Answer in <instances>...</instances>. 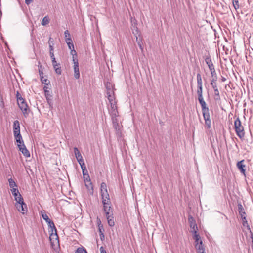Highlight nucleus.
<instances>
[{"label":"nucleus","instance_id":"nucleus-1","mask_svg":"<svg viewBox=\"0 0 253 253\" xmlns=\"http://www.w3.org/2000/svg\"><path fill=\"white\" fill-rule=\"evenodd\" d=\"M234 125L236 134L240 139H243L245 136V132L244 126L242 125L239 117L235 120Z\"/></svg>","mask_w":253,"mask_h":253},{"label":"nucleus","instance_id":"nucleus-2","mask_svg":"<svg viewBox=\"0 0 253 253\" xmlns=\"http://www.w3.org/2000/svg\"><path fill=\"white\" fill-rule=\"evenodd\" d=\"M13 133L16 142L20 144L23 143L22 137L20 134V124L18 120H16L14 122Z\"/></svg>","mask_w":253,"mask_h":253},{"label":"nucleus","instance_id":"nucleus-3","mask_svg":"<svg viewBox=\"0 0 253 253\" xmlns=\"http://www.w3.org/2000/svg\"><path fill=\"white\" fill-rule=\"evenodd\" d=\"M18 105L19 107L22 111L23 115L25 117H27L28 115V105L26 102L25 101L24 99L23 98H18Z\"/></svg>","mask_w":253,"mask_h":253},{"label":"nucleus","instance_id":"nucleus-4","mask_svg":"<svg viewBox=\"0 0 253 253\" xmlns=\"http://www.w3.org/2000/svg\"><path fill=\"white\" fill-rule=\"evenodd\" d=\"M102 204L103 205V209L105 213V215H106V213L107 212L109 213L110 214H112L113 213L110 206L111 201L110 197L102 199Z\"/></svg>","mask_w":253,"mask_h":253},{"label":"nucleus","instance_id":"nucleus-5","mask_svg":"<svg viewBox=\"0 0 253 253\" xmlns=\"http://www.w3.org/2000/svg\"><path fill=\"white\" fill-rule=\"evenodd\" d=\"M204 119L205 120V125L208 129H209L211 127V121L210 120V116L209 113V109L205 110V112H202Z\"/></svg>","mask_w":253,"mask_h":253},{"label":"nucleus","instance_id":"nucleus-6","mask_svg":"<svg viewBox=\"0 0 253 253\" xmlns=\"http://www.w3.org/2000/svg\"><path fill=\"white\" fill-rule=\"evenodd\" d=\"M49 239L52 247L53 246H59V241L58 239V236L57 234V231L51 232L50 235Z\"/></svg>","mask_w":253,"mask_h":253},{"label":"nucleus","instance_id":"nucleus-7","mask_svg":"<svg viewBox=\"0 0 253 253\" xmlns=\"http://www.w3.org/2000/svg\"><path fill=\"white\" fill-rule=\"evenodd\" d=\"M100 191L102 199L109 197V195L107 189V185L105 182L101 183L100 186Z\"/></svg>","mask_w":253,"mask_h":253},{"label":"nucleus","instance_id":"nucleus-8","mask_svg":"<svg viewBox=\"0 0 253 253\" xmlns=\"http://www.w3.org/2000/svg\"><path fill=\"white\" fill-rule=\"evenodd\" d=\"M15 207L18 211L23 214L27 211V205L24 202L16 203Z\"/></svg>","mask_w":253,"mask_h":253},{"label":"nucleus","instance_id":"nucleus-9","mask_svg":"<svg viewBox=\"0 0 253 253\" xmlns=\"http://www.w3.org/2000/svg\"><path fill=\"white\" fill-rule=\"evenodd\" d=\"M113 127L115 129L116 133L118 136H120L121 135V127L119 125V122L117 120V118L112 119Z\"/></svg>","mask_w":253,"mask_h":253},{"label":"nucleus","instance_id":"nucleus-10","mask_svg":"<svg viewBox=\"0 0 253 253\" xmlns=\"http://www.w3.org/2000/svg\"><path fill=\"white\" fill-rule=\"evenodd\" d=\"M109 113L111 116V119L116 118L118 115L117 105L110 106V108H108Z\"/></svg>","mask_w":253,"mask_h":253},{"label":"nucleus","instance_id":"nucleus-11","mask_svg":"<svg viewBox=\"0 0 253 253\" xmlns=\"http://www.w3.org/2000/svg\"><path fill=\"white\" fill-rule=\"evenodd\" d=\"M245 160H242L240 161H239L237 163V167L240 170V172L244 174V176H246V165L244 164Z\"/></svg>","mask_w":253,"mask_h":253},{"label":"nucleus","instance_id":"nucleus-12","mask_svg":"<svg viewBox=\"0 0 253 253\" xmlns=\"http://www.w3.org/2000/svg\"><path fill=\"white\" fill-rule=\"evenodd\" d=\"M18 147L19 149V150L22 153L24 156L26 157H29L30 156V152L26 148V146L23 142L21 144L19 143L18 144Z\"/></svg>","mask_w":253,"mask_h":253},{"label":"nucleus","instance_id":"nucleus-13","mask_svg":"<svg viewBox=\"0 0 253 253\" xmlns=\"http://www.w3.org/2000/svg\"><path fill=\"white\" fill-rule=\"evenodd\" d=\"M188 221L190 224V227L191 228V231H195L198 230V227L195 219L191 215L188 216Z\"/></svg>","mask_w":253,"mask_h":253},{"label":"nucleus","instance_id":"nucleus-14","mask_svg":"<svg viewBox=\"0 0 253 253\" xmlns=\"http://www.w3.org/2000/svg\"><path fill=\"white\" fill-rule=\"evenodd\" d=\"M131 22H132V33L133 34L135 35V37H136V40L137 41L138 40V37L137 36V34H138V29L137 27V21L135 19H134L133 21L132 20H131Z\"/></svg>","mask_w":253,"mask_h":253},{"label":"nucleus","instance_id":"nucleus-15","mask_svg":"<svg viewBox=\"0 0 253 253\" xmlns=\"http://www.w3.org/2000/svg\"><path fill=\"white\" fill-rule=\"evenodd\" d=\"M198 100L201 106L202 112H205V110H209V108L207 107V104L204 100L203 96L198 97Z\"/></svg>","mask_w":253,"mask_h":253},{"label":"nucleus","instance_id":"nucleus-16","mask_svg":"<svg viewBox=\"0 0 253 253\" xmlns=\"http://www.w3.org/2000/svg\"><path fill=\"white\" fill-rule=\"evenodd\" d=\"M106 217L107 219L108 225L111 227L114 226L115 225V222L114 220V217L113 216V214H110L109 213L107 212L106 213Z\"/></svg>","mask_w":253,"mask_h":253},{"label":"nucleus","instance_id":"nucleus-17","mask_svg":"<svg viewBox=\"0 0 253 253\" xmlns=\"http://www.w3.org/2000/svg\"><path fill=\"white\" fill-rule=\"evenodd\" d=\"M238 211L241 218L246 216V212L241 202L238 203Z\"/></svg>","mask_w":253,"mask_h":253},{"label":"nucleus","instance_id":"nucleus-18","mask_svg":"<svg viewBox=\"0 0 253 253\" xmlns=\"http://www.w3.org/2000/svg\"><path fill=\"white\" fill-rule=\"evenodd\" d=\"M74 77L76 79H78L80 78V72L79 68V63L74 64Z\"/></svg>","mask_w":253,"mask_h":253},{"label":"nucleus","instance_id":"nucleus-19","mask_svg":"<svg viewBox=\"0 0 253 253\" xmlns=\"http://www.w3.org/2000/svg\"><path fill=\"white\" fill-rule=\"evenodd\" d=\"M205 60L210 70L214 68L210 56H206Z\"/></svg>","mask_w":253,"mask_h":253},{"label":"nucleus","instance_id":"nucleus-20","mask_svg":"<svg viewBox=\"0 0 253 253\" xmlns=\"http://www.w3.org/2000/svg\"><path fill=\"white\" fill-rule=\"evenodd\" d=\"M195 248L197 250V251H202V250H205V248L204 247V245L203 244L202 241L200 240L199 241V243H197L195 244Z\"/></svg>","mask_w":253,"mask_h":253},{"label":"nucleus","instance_id":"nucleus-21","mask_svg":"<svg viewBox=\"0 0 253 253\" xmlns=\"http://www.w3.org/2000/svg\"><path fill=\"white\" fill-rule=\"evenodd\" d=\"M48 224V226L49 228H51V232H56V229L55 226L54 222L50 219L46 222Z\"/></svg>","mask_w":253,"mask_h":253},{"label":"nucleus","instance_id":"nucleus-22","mask_svg":"<svg viewBox=\"0 0 253 253\" xmlns=\"http://www.w3.org/2000/svg\"><path fill=\"white\" fill-rule=\"evenodd\" d=\"M107 97L109 100L110 106L113 105H113H116V101L115 99L114 95H109L108 96H107Z\"/></svg>","mask_w":253,"mask_h":253},{"label":"nucleus","instance_id":"nucleus-23","mask_svg":"<svg viewBox=\"0 0 253 253\" xmlns=\"http://www.w3.org/2000/svg\"><path fill=\"white\" fill-rule=\"evenodd\" d=\"M242 225L244 227L247 228V229L250 232H251V229L250 228V226L247 222V220L246 219V217L244 216L243 217H242Z\"/></svg>","mask_w":253,"mask_h":253},{"label":"nucleus","instance_id":"nucleus-24","mask_svg":"<svg viewBox=\"0 0 253 253\" xmlns=\"http://www.w3.org/2000/svg\"><path fill=\"white\" fill-rule=\"evenodd\" d=\"M191 232L194 233L193 235V239L195 240V243H199V241H200V235L197 233V231H191Z\"/></svg>","mask_w":253,"mask_h":253},{"label":"nucleus","instance_id":"nucleus-25","mask_svg":"<svg viewBox=\"0 0 253 253\" xmlns=\"http://www.w3.org/2000/svg\"><path fill=\"white\" fill-rule=\"evenodd\" d=\"M85 183V186L86 187V188L89 190H91L92 192H93V188L92 186V183L91 181H89V182H84Z\"/></svg>","mask_w":253,"mask_h":253},{"label":"nucleus","instance_id":"nucleus-26","mask_svg":"<svg viewBox=\"0 0 253 253\" xmlns=\"http://www.w3.org/2000/svg\"><path fill=\"white\" fill-rule=\"evenodd\" d=\"M74 151L75 155V156H76V158L77 159L82 158V156L79 150H78V149L77 147H75L74 148Z\"/></svg>","mask_w":253,"mask_h":253},{"label":"nucleus","instance_id":"nucleus-27","mask_svg":"<svg viewBox=\"0 0 253 253\" xmlns=\"http://www.w3.org/2000/svg\"><path fill=\"white\" fill-rule=\"evenodd\" d=\"M75 253H87V252L84 247H82L78 248Z\"/></svg>","mask_w":253,"mask_h":253},{"label":"nucleus","instance_id":"nucleus-28","mask_svg":"<svg viewBox=\"0 0 253 253\" xmlns=\"http://www.w3.org/2000/svg\"><path fill=\"white\" fill-rule=\"evenodd\" d=\"M202 92H203V85H197V93L198 94V96H202Z\"/></svg>","mask_w":253,"mask_h":253},{"label":"nucleus","instance_id":"nucleus-29","mask_svg":"<svg viewBox=\"0 0 253 253\" xmlns=\"http://www.w3.org/2000/svg\"><path fill=\"white\" fill-rule=\"evenodd\" d=\"M45 96L46 97V99L47 101V102L50 104L51 101V95L50 94V92L49 91H45Z\"/></svg>","mask_w":253,"mask_h":253},{"label":"nucleus","instance_id":"nucleus-30","mask_svg":"<svg viewBox=\"0 0 253 253\" xmlns=\"http://www.w3.org/2000/svg\"><path fill=\"white\" fill-rule=\"evenodd\" d=\"M15 200L16 201V203H23V199L21 194H19L18 196L15 197Z\"/></svg>","mask_w":253,"mask_h":253},{"label":"nucleus","instance_id":"nucleus-31","mask_svg":"<svg viewBox=\"0 0 253 253\" xmlns=\"http://www.w3.org/2000/svg\"><path fill=\"white\" fill-rule=\"evenodd\" d=\"M197 85H202V80L200 74L199 73L197 74Z\"/></svg>","mask_w":253,"mask_h":253},{"label":"nucleus","instance_id":"nucleus-32","mask_svg":"<svg viewBox=\"0 0 253 253\" xmlns=\"http://www.w3.org/2000/svg\"><path fill=\"white\" fill-rule=\"evenodd\" d=\"M8 182L10 187L11 188H14V187H17V185L15 182V181L12 178L8 179Z\"/></svg>","mask_w":253,"mask_h":253},{"label":"nucleus","instance_id":"nucleus-33","mask_svg":"<svg viewBox=\"0 0 253 253\" xmlns=\"http://www.w3.org/2000/svg\"><path fill=\"white\" fill-rule=\"evenodd\" d=\"M49 22V20L47 16H45L42 19L41 24L42 25L45 26V25H47V24H48Z\"/></svg>","mask_w":253,"mask_h":253},{"label":"nucleus","instance_id":"nucleus-34","mask_svg":"<svg viewBox=\"0 0 253 253\" xmlns=\"http://www.w3.org/2000/svg\"><path fill=\"white\" fill-rule=\"evenodd\" d=\"M11 192L13 195L14 196V197H17L18 196L19 194H20L19 190L17 188H13L11 189Z\"/></svg>","mask_w":253,"mask_h":253},{"label":"nucleus","instance_id":"nucleus-35","mask_svg":"<svg viewBox=\"0 0 253 253\" xmlns=\"http://www.w3.org/2000/svg\"><path fill=\"white\" fill-rule=\"evenodd\" d=\"M232 3L234 8L236 10L239 8L238 0H232Z\"/></svg>","mask_w":253,"mask_h":253},{"label":"nucleus","instance_id":"nucleus-36","mask_svg":"<svg viewBox=\"0 0 253 253\" xmlns=\"http://www.w3.org/2000/svg\"><path fill=\"white\" fill-rule=\"evenodd\" d=\"M41 81L42 83L44 84L45 85H48L49 83V81L47 79L44 78L43 76H41Z\"/></svg>","mask_w":253,"mask_h":253},{"label":"nucleus","instance_id":"nucleus-37","mask_svg":"<svg viewBox=\"0 0 253 253\" xmlns=\"http://www.w3.org/2000/svg\"><path fill=\"white\" fill-rule=\"evenodd\" d=\"M217 80V78L216 79H213L211 82V84L212 86L213 89H214V87H217V86L216 84V81Z\"/></svg>","mask_w":253,"mask_h":253},{"label":"nucleus","instance_id":"nucleus-38","mask_svg":"<svg viewBox=\"0 0 253 253\" xmlns=\"http://www.w3.org/2000/svg\"><path fill=\"white\" fill-rule=\"evenodd\" d=\"M81 169H82V172H83V176H84L86 174H88V171H87V170L86 169V168L85 166H82L81 167Z\"/></svg>","mask_w":253,"mask_h":253},{"label":"nucleus","instance_id":"nucleus-39","mask_svg":"<svg viewBox=\"0 0 253 253\" xmlns=\"http://www.w3.org/2000/svg\"><path fill=\"white\" fill-rule=\"evenodd\" d=\"M77 160L78 163H79L81 167H82V166H85V164H84V160L83 159V157L81 158L77 159Z\"/></svg>","mask_w":253,"mask_h":253},{"label":"nucleus","instance_id":"nucleus-40","mask_svg":"<svg viewBox=\"0 0 253 253\" xmlns=\"http://www.w3.org/2000/svg\"><path fill=\"white\" fill-rule=\"evenodd\" d=\"M51 60L53 68H55V66H60V64L57 63L55 58L52 59Z\"/></svg>","mask_w":253,"mask_h":253},{"label":"nucleus","instance_id":"nucleus-41","mask_svg":"<svg viewBox=\"0 0 253 253\" xmlns=\"http://www.w3.org/2000/svg\"><path fill=\"white\" fill-rule=\"evenodd\" d=\"M84 177V182H89V181H91L90 176L88 174L85 175Z\"/></svg>","mask_w":253,"mask_h":253},{"label":"nucleus","instance_id":"nucleus-42","mask_svg":"<svg viewBox=\"0 0 253 253\" xmlns=\"http://www.w3.org/2000/svg\"><path fill=\"white\" fill-rule=\"evenodd\" d=\"M72 58L74 64H76V63H78V60L77 59V54H73V55H72Z\"/></svg>","mask_w":253,"mask_h":253},{"label":"nucleus","instance_id":"nucleus-43","mask_svg":"<svg viewBox=\"0 0 253 253\" xmlns=\"http://www.w3.org/2000/svg\"><path fill=\"white\" fill-rule=\"evenodd\" d=\"M106 94L107 96H108L109 95H114V93L112 89H108V90H106Z\"/></svg>","mask_w":253,"mask_h":253},{"label":"nucleus","instance_id":"nucleus-44","mask_svg":"<svg viewBox=\"0 0 253 253\" xmlns=\"http://www.w3.org/2000/svg\"><path fill=\"white\" fill-rule=\"evenodd\" d=\"M210 70L211 71V76L212 77L215 76V78H217L216 73L215 70L214 68H212V69H211V70Z\"/></svg>","mask_w":253,"mask_h":253},{"label":"nucleus","instance_id":"nucleus-45","mask_svg":"<svg viewBox=\"0 0 253 253\" xmlns=\"http://www.w3.org/2000/svg\"><path fill=\"white\" fill-rule=\"evenodd\" d=\"M42 216L43 219L45 220L46 222L48 221L50 219L48 217V216L46 214L42 213Z\"/></svg>","mask_w":253,"mask_h":253},{"label":"nucleus","instance_id":"nucleus-46","mask_svg":"<svg viewBox=\"0 0 253 253\" xmlns=\"http://www.w3.org/2000/svg\"><path fill=\"white\" fill-rule=\"evenodd\" d=\"M55 71V72L56 74H58V75H61V72H62V70H61V68H54Z\"/></svg>","mask_w":253,"mask_h":253},{"label":"nucleus","instance_id":"nucleus-47","mask_svg":"<svg viewBox=\"0 0 253 253\" xmlns=\"http://www.w3.org/2000/svg\"><path fill=\"white\" fill-rule=\"evenodd\" d=\"M65 41L68 45H70V44L73 42L71 37H68V38H66L65 39Z\"/></svg>","mask_w":253,"mask_h":253},{"label":"nucleus","instance_id":"nucleus-48","mask_svg":"<svg viewBox=\"0 0 253 253\" xmlns=\"http://www.w3.org/2000/svg\"><path fill=\"white\" fill-rule=\"evenodd\" d=\"M136 41L137 42V44H138L139 48H140L141 51H143V46H142V42L141 41H138V40H137V41L136 40Z\"/></svg>","mask_w":253,"mask_h":253},{"label":"nucleus","instance_id":"nucleus-49","mask_svg":"<svg viewBox=\"0 0 253 253\" xmlns=\"http://www.w3.org/2000/svg\"><path fill=\"white\" fill-rule=\"evenodd\" d=\"M48 42L49 45H54V40H53V38H52L51 37H49Z\"/></svg>","mask_w":253,"mask_h":253},{"label":"nucleus","instance_id":"nucleus-50","mask_svg":"<svg viewBox=\"0 0 253 253\" xmlns=\"http://www.w3.org/2000/svg\"><path fill=\"white\" fill-rule=\"evenodd\" d=\"M64 35H65V39L66 38H68V37H70V33L68 30H66L64 32Z\"/></svg>","mask_w":253,"mask_h":253},{"label":"nucleus","instance_id":"nucleus-51","mask_svg":"<svg viewBox=\"0 0 253 253\" xmlns=\"http://www.w3.org/2000/svg\"><path fill=\"white\" fill-rule=\"evenodd\" d=\"M98 230L99 233H103L104 229L103 225H98Z\"/></svg>","mask_w":253,"mask_h":253},{"label":"nucleus","instance_id":"nucleus-52","mask_svg":"<svg viewBox=\"0 0 253 253\" xmlns=\"http://www.w3.org/2000/svg\"><path fill=\"white\" fill-rule=\"evenodd\" d=\"M214 95L219 94V92L218 87H214Z\"/></svg>","mask_w":253,"mask_h":253},{"label":"nucleus","instance_id":"nucleus-53","mask_svg":"<svg viewBox=\"0 0 253 253\" xmlns=\"http://www.w3.org/2000/svg\"><path fill=\"white\" fill-rule=\"evenodd\" d=\"M214 99L215 100H220V95L219 94L215 95H214Z\"/></svg>","mask_w":253,"mask_h":253},{"label":"nucleus","instance_id":"nucleus-54","mask_svg":"<svg viewBox=\"0 0 253 253\" xmlns=\"http://www.w3.org/2000/svg\"><path fill=\"white\" fill-rule=\"evenodd\" d=\"M49 55H50V58L51 59L55 58L54 51L53 52H49Z\"/></svg>","mask_w":253,"mask_h":253},{"label":"nucleus","instance_id":"nucleus-55","mask_svg":"<svg viewBox=\"0 0 253 253\" xmlns=\"http://www.w3.org/2000/svg\"><path fill=\"white\" fill-rule=\"evenodd\" d=\"M111 87V85L110 84L107 83L106 85V90H108V89H112Z\"/></svg>","mask_w":253,"mask_h":253},{"label":"nucleus","instance_id":"nucleus-56","mask_svg":"<svg viewBox=\"0 0 253 253\" xmlns=\"http://www.w3.org/2000/svg\"><path fill=\"white\" fill-rule=\"evenodd\" d=\"M101 253H107L106 251L104 250L103 247H101L100 248Z\"/></svg>","mask_w":253,"mask_h":253},{"label":"nucleus","instance_id":"nucleus-57","mask_svg":"<svg viewBox=\"0 0 253 253\" xmlns=\"http://www.w3.org/2000/svg\"><path fill=\"white\" fill-rule=\"evenodd\" d=\"M71 54L73 55V54H77V52L76 50L73 48V49H71Z\"/></svg>","mask_w":253,"mask_h":253},{"label":"nucleus","instance_id":"nucleus-58","mask_svg":"<svg viewBox=\"0 0 253 253\" xmlns=\"http://www.w3.org/2000/svg\"><path fill=\"white\" fill-rule=\"evenodd\" d=\"M49 52H53L54 51L53 45H49Z\"/></svg>","mask_w":253,"mask_h":253},{"label":"nucleus","instance_id":"nucleus-59","mask_svg":"<svg viewBox=\"0 0 253 253\" xmlns=\"http://www.w3.org/2000/svg\"><path fill=\"white\" fill-rule=\"evenodd\" d=\"M100 239L102 241L104 239V235L103 233H99Z\"/></svg>","mask_w":253,"mask_h":253},{"label":"nucleus","instance_id":"nucleus-60","mask_svg":"<svg viewBox=\"0 0 253 253\" xmlns=\"http://www.w3.org/2000/svg\"><path fill=\"white\" fill-rule=\"evenodd\" d=\"M68 47L71 50V49H73V48H74V44L72 43H70V45H68Z\"/></svg>","mask_w":253,"mask_h":253},{"label":"nucleus","instance_id":"nucleus-61","mask_svg":"<svg viewBox=\"0 0 253 253\" xmlns=\"http://www.w3.org/2000/svg\"><path fill=\"white\" fill-rule=\"evenodd\" d=\"M97 223L98 224V225H103L101 224V221L100 219L99 218H97Z\"/></svg>","mask_w":253,"mask_h":253},{"label":"nucleus","instance_id":"nucleus-62","mask_svg":"<svg viewBox=\"0 0 253 253\" xmlns=\"http://www.w3.org/2000/svg\"><path fill=\"white\" fill-rule=\"evenodd\" d=\"M16 97H17V100H18V98H22L21 96V95L20 94V93L18 92H17V93H16Z\"/></svg>","mask_w":253,"mask_h":253},{"label":"nucleus","instance_id":"nucleus-63","mask_svg":"<svg viewBox=\"0 0 253 253\" xmlns=\"http://www.w3.org/2000/svg\"><path fill=\"white\" fill-rule=\"evenodd\" d=\"M32 2V0H25V3L28 5L31 3Z\"/></svg>","mask_w":253,"mask_h":253},{"label":"nucleus","instance_id":"nucleus-64","mask_svg":"<svg viewBox=\"0 0 253 253\" xmlns=\"http://www.w3.org/2000/svg\"><path fill=\"white\" fill-rule=\"evenodd\" d=\"M197 253H205V250L199 251L197 252Z\"/></svg>","mask_w":253,"mask_h":253}]
</instances>
